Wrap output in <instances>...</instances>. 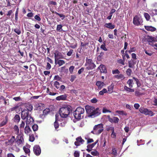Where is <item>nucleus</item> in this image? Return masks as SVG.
<instances>
[{
    "instance_id": "nucleus-62",
    "label": "nucleus",
    "mask_w": 157,
    "mask_h": 157,
    "mask_svg": "<svg viewBox=\"0 0 157 157\" xmlns=\"http://www.w3.org/2000/svg\"><path fill=\"white\" fill-rule=\"evenodd\" d=\"M76 78V77L75 75H71V76L70 80L71 82H73Z\"/></svg>"
},
{
    "instance_id": "nucleus-4",
    "label": "nucleus",
    "mask_w": 157,
    "mask_h": 157,
    "mask_svg": "<svg viewBox=\"0 0 157 157\" xmlns=\"http://www.w3.org/2000/svg\"><path fill=\"white\" fill-rule=\"evenodd\" d=\"M86 63L85 66H87L86 69L88 70H93L96 67V65L93 62V60L91 59H88L86 57Z\"/></svg>"
},
{
    "instance_id": "nucleus-41",
    "label": "nucleus",
    "mask_w": 157,
    "mask_h": 157,
    "mask_svg": "<svg viewBox=\"0 0 157 157\" xmlns=\"http://www.w3.org/2000/svg\"><path fill=\"white\" fill-rule=\"evenodd\" d=\"M132 72V70L130 68L128 69L126 71L127 75L128 76H130L131 75Z\"/></svg>"
},
{
    "instance_id": "nucleus-17",
    "label": "nucleus",
    "mask_w": 157,
    "mask_h": 157,
    "mask_svg": "<svg viewBox=\"0 0 157 157\" xmlns=\"http://www.w3.org/2000/svg\"><path fill=\"white\" fill-rule=\"evenodd\" d=\"M114 86V84L113 83H112L108 87L107 91L109 94H111L113 92Z\"/></svg>"
},
{
    "instance_id": "nucleus-33",
    "label": "nucleus",
    "mask_w": 157,
    "mask_h": 157,
    "mask_svg": "<svg viewBox=\"0 0 157 157\" xmlns=\"http://www.w3.org/2000/svg\"><path fill=\"white\" fill-rule=\"evenodd\" d=\"M144 16L147 21H148L150 19V16L148 13H144Z\"/></svg>"
},
{
    "instance_id": "nucleus-16",
    "label": "nucleus",
    "mask_w": 157,
    "mask_h": 157,
    "mask_svg": "<svg viewBox=\"0 0 157 157\" xmlns=\"http://www.w3.org/2000/svg\"><path fill=\"white\" fill-rule=\"evenodd\" d=\"M98 68L100 69L101 73H107V71L106 67L105 65H101Z\"/></svg>"
},
{
    "instance_id": "nucleus-43",
    "label": "nucleus",
    "mask_w": 157,
    "mask_h": 157,
    "mask_svg": "<svg viewBox=\"0 0 157 157\" xmlns=\"http://www.w3.org/2000/svg\"><path fill=\"white\" fill-rule=\"evenodd\" d=\"M38 125L37 124H34L32 126V128L34 131H37L38 129Z\"/></svg>"
},
{
    "instance_id": "nucleus-13",
    "label": "nucleus",
    "mask_w": 157,
    "mask_h": 157,
    "mask_svg": "<svg viewBox=\"0 0 157 157\" xmlns=\"http://www.w3.org/2000/svg\"><path fill=\"white\" fill-rule=\"evenodd\" d=\"M96 84L98 86V89L99 90H100L105 85L104 82L101 81H97Z\"/></svg>"
},
{
    "instance_id": "nucleus-34",
    "label": "nucleus",
    "mask_w": 157,
    "mask_h": 157,
    "mask_svg": "<svg viewBox=\"0 0 157 157\" xmlns=\"http://www.w3.org/2000/svg\"><path fill=\"white\" fill-rule=\"evenodd\" d=\"M23 149L25 153L26 154H28V155H29V153L30 152V150L29 149L25 147H24Z\"/></svg>"
},
{
    "instance_id": "nucleus-38",
    "label": "nucleus",
    "mask_w": 157,
    "mask_h": 157,
    "mask_svg": "<svg viewBox=\"0 0 157 157\" xmlns=\"http://www.w3.org/2000/svg\"><path fill=\"white\" fill-rule=\"evenodd\" d=\"M149 38L150 40L153 43H154L153 42H157V36H156V37H155L151 36H149Z\"/></svg>"
},
{
    "instance_id": "nucleus-2",
    "label": "nucleus",
    "mask_w": 157,
    "mask_h": 157,
    "mask_svg": "<svg viewBox=\"0 0 157 157\" xmlns=\"http://www.w3.org/2000/svg\"><path fill=\"white\" fill-rule=\"evenodd\" d=\"M84 109L81 107H78L74 111L73 114L75 118L77 120H80L84 117Z\"/></svg>"
},
{
    "instance_id": "nucleus-11",
    "label": "nucleus",
    "mask_w": 157,
    "mask_h": 157,
    "mask_svg": "<svg viewBox=\"0 0 157 157\" xmlns=\"http://www.w3.org/2000/svg\"><path fill=\"white\" fill-rule=\"evenodd\" d=\"M54 54L55 63L56 62V60H58L59 59L64 58L62 54L58 51H56V52L54 53Z\"/></svg>"
},
{
    "instance_id": "nucleus-63",
    "label": "nucleus",
    "mask_w": 157,
    "mask_h": 157,
    "mask_svg": "<svg viewBox=\"0 0 157 157\" xmlns=\"http://www.w3.org/2000/svg\"><path fill=\"white\" fill-rule=\"evenodd\" d=\"M102 112L103 113H105L106 112L111 113V111L109 110H108L105 108H104L103 109Z\"/></svg>"
},
{
    "instance_id": "nucleus-42",
    "label": "nucleus",
    "mask_w": 157,
    "mask_h": 157,
    "mask_svg": "<svg viewBox=\"0 0 157 157\" xmlns=\"http://www.w3.org/2000/svg\"><path fill=\"white\" fill-rule=\"evenodd\" d=\"M91 154L93 156H98L99 155V153L96 150H94L91 152Z\"/></svg>"
},
{
    "instance_id": "nucleus-45",
    "label": "nucleus",
    "mask_w": 157,
    "mask_h": 157,
    "mask_svg": "<svg viewBox=\"0 0 157 157\" xmlns=\"http://www.w3.org/2000/svg\"><path fill=\"white\" fill-rule=\"evenodd\" d=\"M59 82L57 81H56L54 82V85L57 89L59 88Z\"/></svg>"
},
{
    "instance_id": "nucleus-60",
    "label": "nucleus",
    "mask_w": 157,
    "mask_h": 157,
    "mask_svg": "<svg viewBox=\"0 0 157 157\" xmlns=\"http://www.w3.org/2000/svg\"><path fill=\"white\" fill-rule=\"evenodd\" d=\"M13 99L16 101H18L21 100V98L20 97H14L13 98Z\"/></svg>"
},
{
    "instance_id": "nucleus-44",
    "label": "nucleus",
    "mask_w": 157,
    "mask_h": 157,
    "mask_svg": "<svg viewBox=\"0 0 157 157\" xmlns=\"http://www.w3.org/2000/svg\"><path fill=\"white\" fill-rule=\"evenodd\" d=\"M62 26L61 25H57L56 28V30L61 32L62 31Z\"/></svg>"
},
{
    "instance_id": "nucleus-57",
    "label": "nucleus",
    "mask_w": 157,
    "mask_h": 157,
    "mask_svg": "<svg viewBox=\"0 0 157 157\" xmlns=\"http://www.w3.org/2000/svg\"><path fill=\"white\" fill-rule=\"evenodd\" d=\"M95 145H94V143H93L91 144H88L87 146V147L88 148H90V149H92L94 147Z\"/></svg>"
},
{
    "instance_id": "nucleus-53",
    "label": "nucleus",
    "mask_w": 157,
    "mask_h": 157,
    "mask_svg": "<svg viewBox=\"0 0 157 157\" xmlns=\"http://www.w3.org/2000/svg\"><path fill=\"white\" fill-rule=\"evenodd\" d=\"M112 72L113 74H119L120 73V71L118 69H117L115 70H113Z\"/></svg>"
},
{
    "instance_id": "nucleus-5",
    "label": "nucleus",
    "mask_w": 157,
    "mask_h": 157,
    "mask_svg": "<svg viewBox=\"0 0 157 157\" xmlns=\"http://www.w3.org/2000/svg\"><path fill=\"white\" fill-rule=\"evenodd\" d=\"M140 112L145 115H148L150 116H152L154 115V113L151 110H148L147 108L141 107L139 109Z\"/></svg>"
},
{
    "instance_id": "nucleus-35",
    "label": "nucleus",
    "mask_w": 157,
    "mask_h": 157,
    "mask_svg": "<svg viewBox=\"0 0 157 157\" xmlns=\"http://www.w3.org/2000/svg\"><path fill=\"white\" fill-rule=\"evenodd\" d=\"M57 64L59 65V66H61L63 64L65 63V61L64 60L61 59L58 60Z\"/></svg>"
},
{
    "instance_id": "nucleus-58",
    "label": "nucleus",
    "mask_w": 157,
    "mask_h": 157,
    "mask_svg": "<svg viewBox=\"0 0 157 157\" xmlns=\"http://www.w3.org/2000/svg\"><path fill=\"white\" fill-rule=\"evenodd\" d=\"M98 101V100L96 98H94L90 100L91 102L93 103H97Z\"/></svg>"
},
{
    "instance_id": "nucleus-50",
    "label": "nucleus",
    "mask_w": 157,
    "mask_h": 157,
    "mask_svg": "<svg viewBox=\"0 0 157 157\" xmlns=\"http://www.w3.org/2000/svg\"><path fill=\"white\" fill-rule=\"evenodd\" d=\"M106 130L107 131H108L111 130L112 131H113V130H114V127H113L108 126L106 128Z\"/></svg>"
},
{
    "instance_id": "nucleus-29",
    "label": "nucleus",
    "mask_w": 157,
    "mask_h": 157,
    "mask_svg": "<svg viewBox=\"0 0 157 157\" xmlns=\"http://www.w3.org/2000/svg\"><path fill=\"white\" fill-rule=\"evenodd\" d=\"M124 89L127 91L129 92H133L134 91L133 89H131L130 88H129L126 86H124Z\"/></svg>"
},
{
    "instance_id": "nucleus-48",
    "label": "nucleus",
    "mask_w": 157,
    "mask_h": 157,
    "mask_svg": "<svg viewBox=\"0 0 157 157\" xmlns=\"http://www.w3.org/2000/svg\"><path fill=\"white\" fill-rule=\"evenodd\" d=\"M54 125L56 129L58 128L59 127L58 123L56 121V120L54 123Z\"/></svg>"
},
{
    "instance_id": "nucleus-64",
    "label": "nucleus",
    "mask_w": 157,
    "mask_h": 157,
    "mask_svg": "<svg viewBox=\"0 0 157 157\" xmlns=\"http://www.w3.org/2000/svg\"><path fill=\"white\" fill-rule=\"evenodd\" d=\"M84 68L82 67L78 71V74H80L82 72H83L84 70Z\"/></svg>"
},
{
    "instance_id": "nucleus-54",
    "label": "nucleus",
    "mask_w": 157,
    "mask_h": 157,
    "mask_svg": "<svg viewBox=\"0 0 157 157\" xmlns=\"http://www.w3.org/2000/svg\"><path fill=\"white\" fill-rule=\"evenodd\" d=\"M61 79V78L58 75H55L54 77V80L60 81Z\"/></svg>"
},
{
    "instance_id": "nucleus-8",
    "label": "nucleus",
    "mask_w": 157,
    "mask_h": 157,
    "mask_svg": "<svg viewBox=\"0 0 157 157\" xmlns=\"http://www.w3.org/2000/svg\"><path fill=\"white\" fill-rule=\"evenodd\" d=\"M8 140L5 142V144L6 146L12 145L16 140L15 137L13 135H9Z\"/></svg>"
},
{
    "instance_id": "nucleus-37",
    "label": "nucleus",
    "mask_w": 157,
    "mask_h": 157,
    "mask_svg": "<svg viewBox=\"0 0 157 157\" xmlns=\"http://www.w3.org/2000/svg\"><path fill=\"white\" fill-rule=\"evenodd\" d=\"M76 140V141L80 143L81 144H82L84 142V140L80 136L77 138Z\"/></svg>"
},
{
    "instance_id": "nucleus-12",
    "label": "nucleus",
    "mask_w": 157,
    "mask_h": 157,
    "mask_svg": "<svg viewBox=\"0 0 157 157\" xmlns=\"http://www.w3.org/2000/svg\"><path fill=\"white\" fill-rule=\"evenodd\" d=\"M29 116V112L26 109H24L22 111L21 118L22 119L25 120Z\"/></svg>"
},
{
    "instance_id": "nucleus-30",
    "label": "nucleus",
    "mask_w": 157,
    "mask_h": 157,
    "mask_svg": "<svg viewBox=\"0 0 157 157\" xmlns=\"http://www.w3.org/2000/svg\"><path fill=\"white\" fill-rule=\"evenodd\" d=\"M114 78L117 79H120L124 78V75L122 74L116 75L114 76Z\"/></svg>"
},
{
    "instance_id": "nucleus-24",
    "label": "nucleus",
    "mask_w": 157,
    "mask_h": 157,
    "mask_svg": "<svg viewBox=\"0 0 157 157\" xmlns=\"http://www.w3.org/2000/svg\"><path fill=\"white\" fill-rule=\"evenodd\" d=\"M31 131V130L29 126L26 125L25 128V133L27 134L30 133Z\"/></svg>"
},
{
    "instance_id": "nucleus-46",
    "label": "nucleus",
    "mask_w": 157,
    "mask_h": 157,
    "mask_svg": "<svg viewBox=\"0 0 157 157\" xmlns=\"http://www.w3.org/2000/svg\"><path fill=\"white\" fill-rule=\"evenodd\" d=\"M100 48L105 51H106L108 50V49L105 47V43H104L103 44L101 45Z\"/></svg>"
},
{
    "instance_id": "nucleus-27",
    "label": "nucleus",
    "mask_w": 157,
    "mask_h": 157,
    "mask_svg": "<svg viewBox=\"0 0 157 157\" xmlns=\"http://www.w3.org/2000/svg\"><path fill=\"white\" fill-rule=\"evenodd\" d=\"M26 109L28 110V111H31L33 110V105L31 104H28L26 105Z\"/></svg>"
},
{
    "instance_id": "nucleus-61",
    "label": "nucleus",
    "mask_w": 157,
    "mask_h": 157,
    "mask_svg": "<svg viewBox=\"0 0 157 157\" xmlns=\"http://www.w3.org/2000/svg\"><path fill=\"white\" fill-rule=\"evenodd\" d=\"M73 52V50L72 49H70V50L67 52V55L68 56H71Z\"/></svg>"
},
{
    "instance_id": "nucleus-20",
    "label": "nucleus",
    "mask_w": 157,
    "mask_h": 157,
    "mask_svg": "<svg viewBox=\"0 0 157 157\" xmlns=\"http://www.w3.org/2000/svg\"><path fill=\"white\" fill-rule=\"evenodd\" d=\"M136 63V62L134 61V60L132 59L128 61V67L129 68H133Z\"/></svg>"
},
{
    "instance_id": "nucleus-21",
    "label": "nucleus",
    "mask_w": 157,
    "mask_h": 157,
    "mask_svg": "<svg viewBox=\"0 0 157 157\" xmlns=\"http://www.w3.org/2000/svg\"><path fill=\"white\" fill-rule=\"evenodd\" d=\"M5 120L3 121L0 124V126L2 127L6 125L8 121V117L7 116L5 117Z\"/></svg>"
},
{
    "instance_id": "nucleus-56",
    "label": "nucleus",
    "mask_w": 157,
    "mask_h": 157,
    "mask_svg": "<svg viewBox=\"0 0 157 157\" xmlns=\"http://www.w3.org/2000/svg\"><path fill=\"white\" fill-rule=\"evenodd\" d=\"M51 68V66L49 63L48 62L46 66V69L47 70H50Z\"/></svg>"
},
{
    "instance_id": "nucleus-32",
    "label": "nucleus",
    "mask_w": 157,
    "mask_h": 157,
    "mask_svg": "<svg viewBox=\"0 0 157 157\" xmlns=\"http://www.w3.org/2000/svg\"><path fill=\"white\" fill-rule=\"evenodd\" d=\"M13 30L15 33L18 35H20L21 33V30L20 27L18 28H17L14 29Z\"/></svg>"
},
{
    "instance_id": "nucleus-55",
    "label": "nucleus",
    "mask_w": 157,
    "mask_h": 157,
    "mask_svg": "<svg viewBox=\"0 0 157 157\" xmlns=\"http://www.w3.org/2000/svg\"><path fill=\"white\" fill-rule=\"evenodd\" d=\"M124 62V60H122L121 59H120L119 60H118L117 61L118 63L119 64H121L123 65L125 64Z\"/></svg>"
},
{
    "instance_id": "nucleus-36",
    "label": "nucleus",
    "mask_w": 157,
    "mask_h": 157,
    "mask_svg": "<svg viewBox=\"0 0 157 157\" xmlns=\"http://www.w3.org/2000/svg\"><path fill=\"white\" fill-rule=\"evenodd\" d=\"M108 93L107 89L105 88H103L102 90L99 92V94L100 95H102L104 93Z\"/></svg>"
},
{
    "instance_id": "nucleus-23",
    "label": "nucleus",
    "mask_w": 157,
    "mask_h": 157,
    "mask_svg": "<svg viewBox=\"0 0 157 157\" xmlns=\"http://www.w3.org/2000/svg\"><path fill=\"white\" fill-rule=\"evenodd\" d=\"M20 120V116L18 114H16L13 118L14 121L17 123H18Z\"/></svg>"
},
{
    "instance_id": "nucleus-3",
    "label": "nucleus",
    "mask_w": 157,
    "mask_h": 157,
    "mask_svg": "<svg viewBox=\"0 0 157 157\" xmlns=\"http://www.w3.org/2000/svg\"><path fill=\"white\" fill-rule=\"evenodd\" d=\"M70 111V108L67 105H65L59 109V113L61 117L66 118L69 114Z\"/></svg>"
},
{
    "instance_id": "nucleus-15",
    "label": "nucleus",
    "mask_w": 157,
    "mask_h": 157,
    "mask_svg": "<svg viewBox=\"0 0 157 157\" xmlns=\"http://www.w3.org/2000/svg\"><path fill=\"white\" fill-rule=\"evenodd\" d=\"M67 95L65 94L64 95L57 97L56 98V99L57 101H60V100H65L67 99Z\"/></svg>"
},
{
    "instance_id": "nucleus-22",
    "label": "nucleus",
    "mask_w": 157,
    "mask_h": 157,
    "mask_svg": "<svg viewBox=\"0 0 157 157\" xmlns=\"http://www.w3.org/2000/svg\"><path fill=\"white\" fill-rule=\"evenodd\" d=\"M149 13L151 17L157 15V10L156 9L151 10L150 11Z\"/></svg>"
},
{
    "instance_id": "nucleus-40",
    "label": "nucleus",
    "mask_w": 157,
    "mask_h": 157,
    "mask_svg": "<svg viewBox=\"0 0 157 157\" xmlns=\"http://www.w3.org/2000/svg\"><path fill=\"white\" fill-rule=\"evenodd\" d=\"M104 54V53L103 52H101L100 53V55L98 56L97 57V59L98 61H100L101 60Z\"/></svg>"
},
{
    "instance_id": "nucleus-49",
    "label": "nucleus",
    "mask_w": 157,
    "mask_h": 157,
    "mask_svg": "<svg viewBox=\"0 0 157 157\" xmlns=\"http://www.w3.org/2000/svg\"><path fill=\"white\" fill-rule=\"evenodd\" d=\"M89 44V42H81L80 46L81 47H85L86 46L88 45Z\"/></svg>"
},
{
    "instance_id": "nucleus-39",
    "label": "nucleus",
    "mask_w": 157,
    "mask_h": 157,
    "mask_svg": "<svg viewBox=\"0 0 157 157\" xmlns=\"http://www.w3.org/2000/svg\"><path fill=\"white\" fill-rule=\"evenodd\" d=\"M148 43L149 44L155 47L156 48H155L156 50H157V43L154 44L150 40L148 41Z\"/></svg>"
},
{
    "instance_id": "nucleus-10",
    "label": "nucleus",
    "mask_w": 157,
    "mask_h": 157,
    "mask_svg": "<svg viewBox=\"0 0 157 157\" xmlns=\"http://www.w3.org/2000/svg\"><path fill=\"white\" fill-rule=\"evenodd\" d=\"M33 151L36 155H39L41 153V149L40 146L37 145H35L33 147Z\"/></svg>"
},
{
    "instance_id": "nucleus-59",
    "label": "nucleus",
    "mask_w": 157,
    "mask_h": 157,
    "mask_svg": "<svg viewBox=\"0 0 157 157\" xmlns=\"http://www.w3.org/2000/svg\"><path fill=\"white\" fill-rule=\"evenodd\" d=\"M79 153L77 151H75L74 153V156L75 157H79Z\"/></svg>"
},
{
    "instance_id": "nucleus-47",
    "label": "nucleus",
    "mask_w": 157,
    "mask_h": 157,
    "mask_svg": "<svg viewBox=\"0 0 157 157\" xmlns=\"http://www.w3.org/2000/svg\"><path fill=\"white\" fill-rule=\"evenodd\" d=\"M55 13L59 16L60 17H62L61 19L62 20H63L65 17V15L63 14H60L57 13V12H55Z\"/></svg>"
},
{
    "instance_id": "nucleus-31",
    "label": "nucleus",
    "mask_w": 157,
    "mask_h": 157,
    "mask_svg": "<svg viewBox=\"0 0 157 157\" xmlns=\"http://www.w3.org/2000/svg\"><path fill=\"white\" fill-rule=\"evenodd\" d=\"M133 79L136 82L137 87H140L141 86V82L138 79L135 77H133Z\"/></svg>"
},
{
    "instance_id": "nucleus-25",
    "label": "nucleus",
    "mask_w": 157,
    "mask_h": 157,
    "mask_svg": "<svg viewBox=\"0 0 157 157\" xmlns=\"http://www.w3.org/2000/svg\"><path fill=\"white\" fill-rule=\"evenodd\" d=\"M127 83L128 84L129 87L132 88L133 87L134 84L133 80L132 79H129L127 82Z\"/></svg>"
},
{
    "instance_id": "nucleus-14",
    "label": "nucleus",
    "mask_w": 157,
    "mask_h": 157,
    "mask_svg": "<svg viewBox=\"0 0 157 157\" xmlns=\"http://www.w3.org/2000/svg\"><path fill=\"white\" fill-rule=\"evenodd\" d=\"M146 30L147 31L154 32L156 30V28L151 26H144Z\"/></svg>"
},
{
    "instance_id": "nucleus-6",
    "label": "nucleus",
    "mask_w": 157,
    "mask_h": 157,
    "mask_svg": "<svg viewBox=\"0 0 157 157\" xmlns=\"http://www.w3.org/2000/svg\"><path fill=\"white\" fill-rule=\"evenodd\" d=\"M23 136V134L21 133L19 135H18L15 138V141L18 145L19 146L24 143Z\"/></svg>"
},
{
    "instance_id": "nucleus-51",
    "label": "nucleus",
    "mask_w": 157,
    "mask_h": 157,
    "mask_svg": "<svg viewBox=\"0 0 157 157\" xmlns=\"http://www.w3.org/2000/svg\"><path fill=\"white\" fill-rule=\"evenodd\" d=\"M113 123H118L119 121V119L117 117H113Z\"/></svg>"
},
{
    "instance_id": "nucleus-9",
    "label": "nucleus",
    "mask_w": 157,
    "mask_h": 157,
    "mask_svg": "<svg viewBox=\"0 0 157 157\" xmlns=\"http://www.w3.org/2000/svg\"><path fill=\"white\" fill-rule=\"evenodd\" d=\"M103 124H100L95 125L94 127V130L98 134H99L103 132Z\"/></svg>"
},
{
    "instance_id": "nucleus-18",
    "label": "nucleus",
    "mask_w": 157,
    "mask_h": 157,
    "mask_svg": "<svg viewBox=\"0 0 157 157\" xmlns=\"http://www.w3.org/2000/svg\"><path fill=\"white\" fill-rule=\"evenodd\" d=\"M105 27L111 29H113L115 27V25H113L111 23H105L104 25Z\"/></svg>"
},
{
    "instance_id": "nucleus-26",
    "label": "nucleus",
    "mask_w": 157,
    "mask_h": 157,
    "mask_svg": "<svg viewBox=\"0 0 157 157\" xmlns=\"http://www.w3.org/2000/svg\"><path fill=\"white\" fill-rule=\"evenodd\" d=\"M13 129L15 132V133L17 135H19L20 133L19 132V129L18 126L17 125H14Z\"/></svg>"
},
{
    "instance_id": "nucleus-7",
    "label": "nucleus",
    "mask_w": 157,
    "mask_h": 157,
    "mask_svg": "<svg viewBox=\"0 0 157 157\" xmlns=\"http://www.w3.org/2000/svg\"><path fill=\"white\" fill-rule=\"evenodd\" d=\"M133 24L139 26L140 25L141 23L143 22L141 17L136 15L133 17Z\"/></svg>"
},
{
    "instance_id": "nucleus-1",
    "label": "nucleus",
    "mask_w": 157,
    "mask_h": 157,
    "mask_svg": "<svg viewBox=\"0 0 157 157\" xmlns=\"http://www.w3.org/2000/svg\"><path fill=\"white\" fill-rule=\"evenodd\" d=\"M85 109L87 113L90 117L98 116L101 113L98 107L95 109L94 107L87 105L85 106Z\"/></svg>"
},
{
    "instance_id": "nucleus-52",
    "label": "nucleus",
    "mask_w": 157,
    "mask_h": 157,
    "mask_svg": "<svg viewBox=\"0 0 157 157\" xmlns=\"http://www.w3.org/2000/svg\"><path fill=\"white\" fill-rule=\"evenodd\" d=\"M75 68V67L73 66H71L69 68V71L70 73L72 74L73 72V70Z\"/></svg>"
},
{
    "instance_id": "nucleus-28",
    "label": "nucleus",
    "mask_w": 157,
    "mask_h": 157,
    "mask_svg": "<svg viewBox=\"0 0 157 157\" xmlns=\"http://www.w3.org/2000/svg\"><path fill=\"white\" fill-rule=\"evenodd\" d=\"M50 112V109L48 108H46L43 111V114L40 115V116L46 115Z\"/></svg>"
},
{
    "instance_id": "nucleus-19",
    "label": "nucleus",
    "mask_w": 157,
    "mask_h": 157,
    "mask_svg": "<svg viewBox=\"0 0 157 157\" xmlns=\"http://www.w3.org/2000/svg\"><path fill=\"white\" fill-rule=\"evenodd\" d=\"M26 124H32L33 121V118L29 115V116L27 117L26 118Z\"/></svg>"
}]
</instances>
